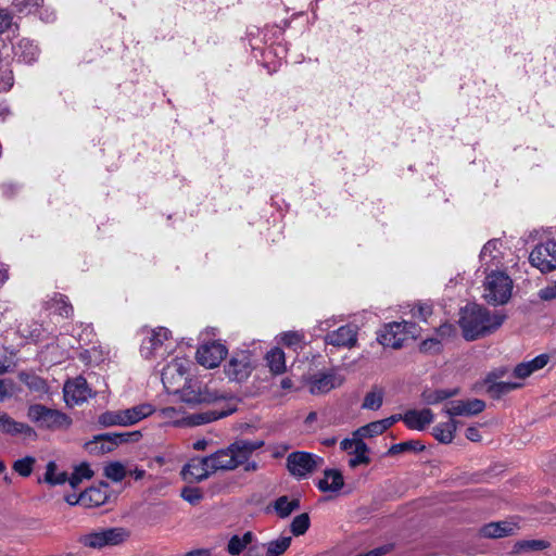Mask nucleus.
<instances>
[{
  "instance_id": "2eb2a0df",
  "label": "nucleus",
  "mask_w": 556,
  "mask_h": 556,
  "mask_svg": "<svg viewBox=\"0 0 556 556\" xmlns=\"http://www.w3.org/2000/svg\"><path fill=\"white\" fill-rule=\"evenodd\" d=\"M503 243L500 239L489 240L480 252L481 266L484 267V271L496 270L502 265L503 253L501 248Z\"/></svg>"
},
{
  "instance_id": "72a5a7b5",
  "label": "nucleus",
  "mask_w": 556,
  "mask_h": 556,
  "mask_svg": "<svg viewBox=\"0 0 556 556\" xmlns=\"http://www.w3.org/2000/svg\"><path fill=\"white\" fill-rule=\"evenodd\" d=\"M18 378L31 392L43 394L49 390L46 380L35 374L22 371Z\"/></svg>"
},
{
  "instance_id": "f704fd0d",
  "label": "nucleus",
  "mask_w": 556,
  "mask_h": 556,
  "mask_svg": "<svg viewBox=\"0 0 556 556\" xmlns=\"http://www.w3.org/2000/svg\"><path fill=\"white\" fill-rule=\"evenodd\" d=\"M98 424L101 427H114V426L127 427L123 409L106 410V412L102 413L98 417Z\"/></svg>"
},
{
  "instance_id": "412c9836",
  "label": "nucleus",
  "mask_w": 556,
  "mask_h": 556,
  "mask_svg": "<svg viewBox=\"0 0 556 556\" xmlns=\"http://www.w3.org/2000/svg\"><path fill=\"white\" fill-rule=\"evenodd\" d=\"M116 438L110 437V433L94 435L92 440L85 443V448L89 454L97 456L110 453L118 446V439Z\"/></svg>"
},
{
  "instance_id": "423d86ee",
  "label": "nucleus",
  "mask_w": 556,
  "mask_h": 556,
  "mask_svg": "<svg viewBox=\"0 0 556 556\" xmlns=\"http://www.w3.org/2000/svg\"><path fill=\"white\" fill-rule=\"evenodd\" d=\"M334 324V318H329L319 323L318 329L320 331H328L324 337V342L336 348H354L357 344V326L349 324L341 326L333 331H329Z\"/></svg>"
},
{
  "instance_id": "aec40b11",
  "label": "nucleus",
  "mask_w": 556,
  "mask_h": 556,
  "mask_svg": "<svg viewBox=\"0 0 556 556\" xmlns=\"http://www.w3.org/2000/svg\"><path fill=\"white\" fill-rule=\"evenodd\" d=\"M434 419L429 408L409 409L403 415V421L412 430L422 431Z\"/></svg>"
},
{
  "instance_id": "a878e982",
  "label": "nucleus",
  "mask_w": 556,
  "mask_h": 556,
  "mask_svg": "<svg viewBox=\"0 0 556 556\" xmlns=\"http://www.w3.org/2000/svg\"><path fill=\"white\" fill-rule=\"evenodd\" d=\"M516 529V525L508 521H497L484 525L480 533L484 538L500 539L511 535Z\"/></svg>"
},
{
  "instance_id": "79ce46f5",
  "label": "nucleus",
  "mask_w": 556,
  "mask_h": 556,
  "mask_svg": "<svg viewBox=\"0 0 556 556\" xmlns=\"http://www.w3.org/2000/svg\"><path fill=\"white\" fill-rule=\"evenodd\" d=\"M72 336L76 338L79 346H83L92 342L94 333L91 325L80 324L79 326L73 327Z\"/></svg>"
},
{
  "instance_id": "69168bd1",
  "label": "nucleus",
  "mask_w": 556,
  "mask_h": 556,
  "mask_svg": "<svg viewBox=\"0 0 556 556\" xmlns=\"http://www.w3.org/2000/svg\"><path fill=\"white\" fill-rule=\"evenodd\" d=\"M437 332L441 339H445L453 337L456 332V329L452 324H443L438 328Z\"/></svg>"
},
{
  "instance_id": "8fccbe9b",
  "label": "nucleus",
  "mask_w": 556,
  "mask_h": 556,
  "mask_svg": "<svg viewBox=\"0 0 556 556\" xmlns=\"http://www.w3.org/2000/svg\"><path fill=\"white\" fill-rule=\"evenodd\" d=\"M35 458L31 456H26L24 458L17 459L13 464V469L22 477H28L33 472V467L35 464Z\"/></svg>"
},
{
  "instance_id": "49530a36",
  "label": "nucleus",
  "mask_w": 556,
  "mask_h": 556,
  "mask_svg": "<svg viewBox=\"0 0 556 556\" xmlns=\"http://www.w3.org/2000/svg\"><path fill=\"white\" fill-rule=\"evenodd\" d=\"M547 543L543 540H522L516 542L514 551L516 553L529 552V551H543L547 547Z\"/></svg>"
},
{
  "instance_id": "9d476101",
  "label": "nucleus",
  "mask_w": 556,
  "mask_h": 556,
  "mask_svg": "<svg viewBox=\"0 0 556 556\" xmlns=\"http://www.w3.org/2000/svg\"><path fill=\"white\" fill-rule=\"evenodd\" d=\"M529 261L542 273L556 269V240L536 244L529 255Z\"/></svg>"
},
{
  "instance_id": "4c0bfd02",
  "label": "nucleus",
  "mask_w": 556,
  "mask_h": 556,
  "mask_svg": "<svg viewBox=\"0 0 556 556\" xmlns=\"http://www.w3.org/2000/svg\"><path fill=\"white\" fill-rule=\"evenodd\" d=\"M291 536H280L265 544L266 556H281L290 546Z\"/></svg>"
},
{
  "instance_id": "cd10ccee",
  "label": "nucleus",
  "mask_w": 556,
  "mask_h": 556,
  "mask_svg": "<svg viewBox=\"0 0 556 556\" xmlns=\"http://www.w3.org/2000/svg\"><path fill=\"white\" fill-rule=\"evenodd\" d=\"M154 410L153 405L149 403H141L130 408L123 409L127 427L136 425L142 419L151 416Z\"/></svg>"
},
{
  "instance_id": "6e6552de",
  "label": "nucleus",
  "mask_w": 556,
  "mask_h": 556,
  "mask_svg": "<svg viewBox=\"0 0 556 556\" xmlns=\"http://www.w3.org/2000/svg\"><path fill=\"white\" fill-rule=\"evenodd\" d=\"M323 464V457L308 452H293L287 457V468L298 479L306 478Z\"/></svg>"
},
{
  "instance_id": "bb28decb",
  "label": "nucleus",
  "mask_w": 556,
  "mask_h": 556,
  "mask_svg": "<svg viewBox=\"0 0 556 556\" xmlns=\"http://www.w3.org/2000/svg\"><path fill=\"white\" fill-rule=\"evenodd\" d=\"M497 376L495 374L489 375L485 380L488 393L493 397H501L502 395L521 387V383L518 382L496 381L494 379Z\"/></svg>"
},
{
  "instance_id": "58836bf2",
  "label": "nucleus",
  "mask_w": 556,
  "mask_h": 556,
  "mask_svg": "<svg viewBox=\"0 0 556 556\" xmlns=\"http://www.w3.org/2000/svg\"><path fill=\"white\" fill-rule=\"evenodd\" d=\"M93 475L90 466L87 463H83L75 467L73 473L68 477L67 482L73 489H76L84 479H90Z\"/></svg>"
},
{
  "instance_id": "2f4dec72",
  "label": "nucleus",
  "mask_w": 556,
  "mask_h": 556,
  "mask_svg": "<svg viewBox=\"0 0 556 556\" xmlns=\"http://www.w3.org/2000/svg\"><path fill=\"white\" fill-rule=\"evenodd\" d=\"M255 535L251 531H247L242 536L232 535L227 544V552L232 556L240 555L248 545L252 544Z\"/></svg>"
},
{
  "instance_id": "13d9d810",
  "label": "nucleus",
  "mask_w": 556,
  "mask_h": 556,
  "mask_svg": "<svg viewBox=\"0 0 556 556\" xmlns=\"http://www.w3.org/2000/svg\"><path fill=\"white\" fill-rule=\"evenodd\" d=\"M13 394V382L11 380L0 379V402L11 397Z\"/></svg>"
},
{
  "instance_id": "7c9ffc66",
  "label": "nucleus",
  "mask_w": 556,
  "mask_h": 556,
  "mask_svg": "<svg viewBox=\"0 0 556 556\" xmlns=\"http://www.w3.org/2000/svg\"><path fill=\"white\" fill-rule=\"evenodd\" d=\"M39 482H45L51 486L62 485L65 482H67V473L65 471H60L58 469L56 463L53 460H50L47 464L43 478L39 479Z\"/></svg>"
},
{
  "instance_id": "864d4df0",
  "label": "nucleus",
  "mask_w": 556,
  "mask_h": 556,
  "mask_svg": "<svg viewBox=\"0 0 556 556\" xmlns=\"http://www.w3.org/2000/svg\"><path fill=\"white\" fill-rule=\"evenodd\" d=\"M202 496L198 488H184L181 491V497L192 505L198 504L202 500Z\"/></svg>"
},
{
  "instance_id": "5701e85b",
  "label": "nucleus",
  "mask_w": 556,
  "mask_h": 556,
  "mask_svg": "<svg viewBox=\"0 0 556 556\" xmlns=\"http://www.w3.org/2000/svg\"><path fill=\"white\" fill-rule=\"evenodd\" d=\"M225 406H226V408L225 407L214 408V409H210L204 413L193 414L190 417V420H191L192 425H195V426L204 425V424H208L211 421L217 420L219 418L229 416L237 409L235 404L227 403Z\"/></svg>"
},
{
  "instance_id": "20e7f679",
  "label": "nucleus",
  "mask_w": 556,
  "mask_h": 556,
  "mask_svg": "<svg viewBox=\"0 0 556 556\" xmlns=\"http://www.w3.org/2000/svg\"><path fill=\"white\" fill-rule=\"evenodd\" d=\"M129 533L122 527L102 528L80 535L78 542L86 547L101 549L122 544Z\"/></svg>"
},
{
  "instance_id": "0e129e2a",
  "label": "nucleus",
  "mask_w": 556,
  "mask_h": 556,
  "mask_svg": "<svg viewBox=\"0 0 556 556\" xmlns=\"http://www.w3.org/2000/svg\"><path fill=\"white\" fill-rule=\"evenodd\" d=\"M358 441H362L361 437H354L351 439H344L340 443V447L342 451H345L348 453H352V451L356 447Z\"/></svg>"
},
{
  "instance_id": "37998d69",
  "label": "nucleus",
  "mask_w": 556,
  "mask_h": 556,
  "mask_svg": "<svg viewBox=\"0 0 556 556\" xmlns=\"http://www.w3.org/2000/svg\"><path fill=\"white\" fill-rule=\"evenodd\" d=\"M126 475V468L119 462H112L104 467V476L114 482H121Z\"/></svg>"
},
{
  "instance_id": "ea45409f",
  "label": "nucleus",
  "mask_w": 556,
  "mask_h": 556,
  "mask_svg": "<svg viewBox=\"0 0 556 556\" xmlns=\"http://www.w3.org/2000/svg\"><path fill=\"white\" fill-rule=\"evenodd\" d=\"M383 403V390L375 387L369 391L363 401L362 408L377 410L382 406Z\"/></svg>"
},
{
  "instance_id": "e433bc0d",
  "label": "nucleus",
  "mask_w": 556,
  "mask_h": 556,
  "mask_svg": "<svg viewBox=\"0 0 556 556\" xmlns=\"http://www.w3.org/2000/svg\"><path fill=\"white\" fill-rule=\"evenodd\" d=\"M369 448L367 444L362 440L358 441L356 447L352 451V457L349 459V466L355 468L359 465H367L370 463L368 456Z\"/></svg>"
},
{
  "instance_id": "a18cd8bd",
  "label": "nucleus",
  "mask_w": 556,
  "mask_h": 556,
  "mask_svg": "<svg viewBox=\"0 0 556 556\" xmlns=\"http://www.w3.org/2000/svg\"><path fill=\"white\" fill-rule=\"evenodd\" d=\"M51 301L52 307L59 315L70 317L73 314V306L65 295L55 294Z\"/></svg>"
},
{
  "instance_id": "f8f14e48",
  "label": "nucleus",
  "mask_w": 556,
  "mask_h": 556,
  "mask_svg": "<svg viewBox=\"0 0 556 556\" xmlns=\"http://www.w3.org/2000/svg\"><path fill=\"white\" fill-rule=\"evenodd\" d=\"M143 336L140 354L144 358H152L157 354V351L162 348L163 343L168 340L170 331L165 327H157L155 329H142Z\"/></svg>"
},
{
  "instance_id": "ddd939ff",
  "label": "nucleus",
  "mask_w": 556,
  "mask_h": 556,
  "mask_svg": "<svg viewBox=\"0 0 556 556\" xmlns=\"http://www.w3.org/2000/svg\"><path fill=\"white\" fill-rule=\"evenodd\" d=\"M63 392L65 402L71 406L79 405L92 396L87 380L81 376L68 380L64 384Z\"/></svg>"
},
{
  "instance_id": "774afa93",
  "label": "nucleus",
  "mask_w": 556,
  "mask_h": 556,
  "mask_svg": "<svg viewBox=\"0 0 556 556\" xmlns=\"http://www.w3.org/2000/svg\"><path fill=\"white\" fill-rule=\"evenodd\" d=\"M22 332H23L24 337L29 338L30 340H33L35 342L39 341L40 338H41V327H40V325H35V328L31 331L27 332V333H26L25 330H22Z\"/></svg>"
},
{
  "instance_id": "052dcab7",
  "label": "nucleus",
  "mask_w": 556,
  "mask_h": 556,
  "mask_svg": "<svg viewBox=\"0 0 556 556\" xmlns=\"http://www.w3.org/2000/svg\"><path fill=\"white\" fill-rule=\"evenodd\" d=\"M549 361V356L547 354H540L533 359L529 361L531 368L533 371L540 370L544 368Z\"/></svg>"
},
{
  "instance_id": "4be33fe9",
  "label": "nucleus",
  "mask_w": 556,
  "mask_h": 556,
  "mask_svg": "<svg viewBox=\"0 0 556 556\" xmlns=\"http://www.w3.org/2000/svg\"><path fill=\"white\" fill-rule=\"evenodd\" d=\"M341 384V380L333 372H320L314 375L309 380L312 394H323Z\"/></svg>"
},
{
  "instance_id": "de8ad7c7",
  "label": "nucleus",
  "mask_w": 556,
  "mask_h": 556,
  "mask_svg": "<svg viewBox=\"0 0 556 556\" xmlns=\"http://www.w3.org/2000/svg\"><path fill=\"white\" fill-rule=\"evenodd\" d=\"M309 516L306 513L298 515L291 522V532L295 535L304 534L309 528Z\"/></svg>"
},
{
  "instance_id": "680f3d73",
  "label": "nucleus",
  "mask_w": 556,
  "mask_h": 556,
  "mask_svg": "<svg viewBox=\"0 0 556 556\" xmlns=\"http://www.w3.org/2000/svg\"><path fill=\"white\" fill-rule=\"evenodd\" d=\"M110 437H118V445L129 440L138 441L141 437L140 431L125 432V433H110Z\"/></svg>"
},
{
  "instance_id": "603ef678",
  "label": "nucleus",
  "mask_w": 556,
  "mask_h": 556,
  "mask_svg": "<svg viewBox=\"0 0 556 556\" xmlns=\"http://www.w3.org/2000/svg\"><path fill=\"white\" fill-rule=\"evenodd\" d=\"M412 314L414 317L427 321L432 314V306L428 303H419L412 309Z\"/></svg>"
},
{
  "instance_id": "dca6fc26",
  "label": "nucleus",
  "mask_w": 556,
  "mask_h": 556,
  "mask_svg": "<svg viewBox=\"0 0 556 556\" xmlns=\"http://www.w3.org/2000/svg\"><path fill=\"white\" fill-rule=\"evenodd\" d=\"M0 433L25 439L36 437V431L29 425L16 421L5 412H0Z\"/></svg>"
},
{
  "instance_id": "393cba45",
  "label": "nucleus",
  "mask_w": 556,
  "mask_h": 556,
  "mask_svg": "<svg viewBox=\"0 0 556 556\" xmlns=\"http://www.w3.org/2000/svg\"><path fill=\"white\" fill-rule=\"evenodd\" d=\"M344 480L340 470L338 469H326L324 471V478L317 483V488L321 492H338L343 488Z\"/></svg>"
},
{
  "instance_id": "a211bd4d",
  "label": "nucleus",
  "mask_w": 556,
  "mask_h": 556,
  "mask_svg": "<svg viewBox=\"0 0 556 556\" xmlns=\"http://www.w3.org/2000/svg\"><path fill=\"white\" fill-rule=\"evenodd\" d=\"M213 471L207 462V456L203 458H192L182 467L181 476L184 480L193 482L206 479Z\"/></svg>"
},
{
  "instance_id": "c756f323",
  "label": "nucleus",
  "mask_w": 556,
  "mask_h": 556,
  "mask_svg": "<svg viewBox=\"0 0 556 556\" xmlns=\"http://www.w3.org/2000/svg\"><path fill=\"white\" fill-rule=\"evenodd\" d=\"M15 55L17 56L20 62H23L25 64H31L37 60L39 55V50L37 46H35L29 40L22 39L15 49Z\"/></svg>"
},
{
  "instance_id": "09e8293b",
  "label": "nucleus",
  "mask_w": 556,
  "mask_h": 556,
  "mask_svg": "<svg viewBox=\"0 0 556 556\" xmlns=\"http://www.w3.org/2000/svg\"><path fill=\"white\" fill-rule=\"evenodd\" d=\"M458 393V389H451V390H435L432 392H429L425 394V401L428 404H437L439 402H442L446 399H450Z\"/></svg>"
},
{
  "instance_id": "a19ab883",
  "label": "nucleus",
  "mask_w": 556,
  "mask_h": 556,
  "mask_svg": "<svg viewBox=\"0 0 556 556\" xmlns=\"http://www.w3.org/2000/svg\"><path fill=\"white\" fill-rule=\"evenodd\" d=\"M386 431L384 426L381 420L371 421L356 431H354V437H361L362 440L365 438H372L375 435H379Z\"/></svg>"
},
{
  "instance_id": "c03bdc74",
  "label": "nucleus",
  "mask_w": 556,
  "mask_h": 556,
  "mask_svg": "<svg viewBox=\"0 0 556 556\" xmlns=\"http://www.w3.org/2000/svg\"><path fill=\"white\" fill-rule=\"evenodd\" d=\"M425 448V446L420 443V441L417 440H409L401 443L393 444L389 451V455H396L400 453L413 451V452H420Z\"/></svg>"
},
{
  "instance_id": "39448f33",
  "label": "nucleus",
  "mask_w": 556,
  "mask_h": 556,
  "mask_svg": "<svg viewBox=\"0 0 556 556\" xmlns=\"http://www.w3.org/2000/svg\"><path fill=\"white\" fill-rule=\"evenodd\" d=\"M513 281L503 271L492 270L484 282V299L493 305L505 304L511 295Z\"/></svg>"
},
{
  "instance_id": "473e14b6",
  "label": "nucleus",
  "mask_w": 556,
  "mask_h": 556,
  "mask_svg": "<svg viewBox=\"0 0 556 556\" xmlns=\"http://www.w3.org/2000/svg\"><path fill=\"white\" fill-rule=\"evenodd\" d=\"M265 359L270 371L280 375L286 370V356L281 349L274 348L267 352Z\"/></svg>"
},
{
  "instance_id": "f03ea898",
  "label": "nucleus",
  "mask_w": 556,
  "mask_h": 556,
  "mask_svg": "<svg viewBox=\"0 0 556 556\" xmlns=\"http://www.w3.org/2000/svg\"><path fill=\"white\" fill-rule=\"evenodd\" d=\"M264 445L262 440H238L227 448L219 450L210 456L207 462L213 473L217 470H232L249 460L252 453Z\"/></svg>"
},
{
  "instance_id": "c9c22d12",
  "label": "nucleus",
  "mask_w": 556,
  "mask_h": 556,
  "mask_svg": "<svg viewBox=\"0 0 556 556\" xmlns=\"http://www.w3.org/2000/svg\"><path fill=\"white\" fill-rule=\"evenodd\" d=\"M300 507V501L289 500L288 496H280L275 501L274 508L280 518H286Z\"/></svg>"
},
{
  "instance_id": "bf43d9fd",
  "label": "nucleus",
  "mask_w": 556,
  "mask_h": 556,
  "mask_svg": "<svg viewBox=\"0 0 556 556\" xmlns=\"http://www.w3.org/2000/svg\"><path fill=\"white\" fill-rule=\"evenodd\" d=\"M539 298L543 301L554 300L556 298V281L552 285L542 288L539 291Z\"/></svg>"
},
{
  "instance_id": "1a4fd4ad",
  "label": "nucleus",
  "mask_w": 556,
  "mask_h": 556,
  "mask_svg": "<svg viewBox=\"0 0 556 556\" xmlns=\"http://www.w3.org/2000/svg\"><path fill=\"white\" fill-rule=\"evenodd\" d=\"M192 362L187 357L173 358L162 370V382L169 391L178 386L181 381L189 380V374Z\"/></svg>"
},
{
  "instance_id": "b1692460",
  "label": "nucleus",
  "mask_w": 556,
  "mask_h": 556,
  "mask_svg": "<svg viewBox=\"0 0 556 556\" xmlns=\"http://www.w3.org/2000/svg\"><path fill=\"white\" fill-rule=\"evenodd\" d=\"M101 488L91 486L84 492L80 493L81 505L85 507H96L104 504L108 500L106 489L109 484L106 482H102Z\"/></svg>"
},
{
  "instance_id": "5fc2aeb1",
  "label": "nucleus",
  "mask_w": 556,
  "mask_h": 556,
  "mask_svg": "<svg viewBox=\"0 0 556 556\" xmlns=\"http://www.w3.org/2000/svg\"><path fill=\"white\" fill-rule=\"evenodd\" d=\"M39 0H14L13 4L21 13H30L37 8Z\"/></svg>"
},
{
  "instance_id": "3c124183",
  "label": "nucleus",
  "mask_w": 556,
  "mask_h": 556,
  "mask_svg": "<svg viewBox=\"0 0 556 556\" xmlns=\"http://www.w3.org/2000/svg\"><path fill=\"white\" fill-rule=\"evenodd\" d=\"M280 340L286 346H299L304 340V334L298 331H287L281 334Z\"/></svg>"
},
{
  "instance_id": "c85d7f7f",
  "label": "nucleus",
  "mask_w": 556,
  "mask_h": 556,
  "mask_svg": "<svg viewBox=\"0 0 556 556\" xmlns=\"http://www.w3.org/2000/svg\"><path fill=\"white\" fill-rule=\"evenodd\" d=\"M456 429L457 421L454 420L453 417H450L448 421L440 422L433 427L432 435L440 443L447 444L453 441Z\"/></svg>"
},
{
  "instance_id": "9b49d317",
  "label": "nucleus",
  "mask_w": 556,
  "mask_h": 556,
  "mask_svg": "<svg viewBox=\"0 0 556 556\" xmlns=\"http://www.w3.org/2000/svg\"><path fill=\"white\" fill-rule=\"evenodd\" d=\"M252 369L251 355L247 351L235 353L224 367L226 376L237 382L247 380Z\"/></svg>"
},
{
  "instance_id": "7ed1b4c3",
  "label": "nucleus",
  "mask_w": 556,
  "mask_h": 556,
  "mask_svg": "<svg viewBox=\"0 0 556 556\" xmlns=\"http://www.w3.org/2000/svg\"><path fill=\"white\" fill-rule=\"evenodd\" d=\"M27 417L39 428L52 431L65 430L72 425V418L68 415L42 404L30 405Z\"/></svg>"
},
{
  "instance_id": "6ab92c4d",
  "label": "nucleus",
  "mask_w": 556,
  "mask_h": 556,
  "mask_svg": "<svg viewBox=\"0 0 556 556\" xmlns=\"http://www.w3.org/2000/svg\"><path fill=\"white\" fill-rule=\"evenodd\" d=\"M485 408L482 400L473 399L469 401H454L444 409L450 417L455 416H473L481 413Z\"/></svg>"
},
{
  "instance_id": "338daca9",
  "label": "nucleus",
  "mask_w": 556,
  "mask_h": 556,
  "mask_svg": "<svg viewBox=\"0 0 556 556\" xmlns=\"http://www.w3.org/2000/svg\"><path fill=\"white\" fill-rule=\"evenodd\" d=\"M403 325H405V339L407 340L408 338H417L418 334H419V329L417 327L416 324L412 323V321H406V320H403L402 321Z\"/></svg>"
},
{
  "instance_id": "4d7b16f0",
  "label": "nucleus",
  "mask_w": 556,
  "mask_h": 556,
  "mask_svg": "<svg viewBox=\"0 0 556 556\" xmlns=\"http://www.w3.org/2000/svg\"><path fill=\"white\" fill-rule=\"evenodd\" d=\"M12 21V14L7 9L0 8V35L11 27Z\"/></svg>"
},
{
  "instance_id": "0eeeda50",
  "label": "nucleus",
  "mask_w": 556,
  "mask_h": 556,
  "mask_svg": "<svg viewBox=\"0 0 556 556\" xmlns=\"http://www.w3.org/2000/svg\"><path fill=\"white\" fill-rule=\"evenodd\" d=\"M173 391L179 395L181 402L188 405L210 404L222 397L216 391H211L206 386L193 379L187 380L181 389Z\"/></svg>"
},
{
  "instance_id": "f257e3e1",
  "label": "nucleus",
  "mask_w": 556,
  "mask_h": 556,
  "mask_svg": "<svg viewBox=\"0 0 556 556\" xmlns=\"http://www.w3.org/2000/svg\"><path fill=\"white\" fill-rule=\"evenodd\" d=\"M505 317L501 314L491 313L478 304H467L460 311L459 327L467 341L489 336L498 329Z\"/></svg>"
},
{
  "instance_id": "f3484780",
  "label": "nucleus",
  "mask_w": 556,
  "mask_h": 556,
  "mask_svg": "<svg viewBox=\"0 0 556 556\" xmlns=\"http://www.w3.org/2000/svg\"><path fill=\"white\" fill-rule=\"evenodd\" d=\"M405 325L403 323L393 321L387 324L378 334V341L383 346L392 349L402 348L405 342Z\"/></svg>"
},
{
  "instance_id": "4468645a",
  "label": "nucleus",
  "mask_w": 556,
  "mask_h": 556,
  "mask_svg": "<svg viewBox=\"0 0 556 556\" xmlns=\"http://www.w3.org/2000/svg\"><path fill=\"white\" fill-rule=\"evenodd\" d=\"M227 354V349L218 342H211L200 346L197 351V361L206 368H214L219 365Z\"/></svg>"
},
{
  "instance_id": "6e6d98bb",
  "label": "nucleus",
  "mask_w": 556,
  "mask_h": 556,
  "mask_svg": "<svg viewBox=\"0 0 556 556\" xmlns=\"http://www.w3.org/2000/svg\"><path fill=\"white\" fill-rule=\"evenodd\" d=\"M533 372L529 362L520 363L514 369V376L519 379H526Z\"/></svg>"
},
{
  "instance_id": "e2e57ef3",
  "label": "nucleus",
  "mask_w": 556,
  "mask_h": 556,
  "mask_svg": "<svg viewBox=\"0 0 556 556\" xmlns=\"http://www.w3.org/2000/svg\"><path fill=\"white\" fill-rule=\"evenodd\" d=\"M13 86V75L11 71H5L0 75V90L8 91Z\"/></svg>"
}]
</instances>
